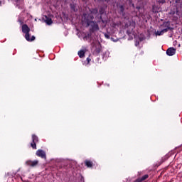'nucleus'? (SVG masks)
Segmentation results:
<instances>
[{
	"instance_id": "nucleus-21",
	"label": "nucleus",
	"mask_w": 182,
	"mask_h": 182,
	"mask_svg": "<svg viewBox=\"0 0 182 182\" xmlns=\"http://www.w3.org/2000/svg\"><path fill=\"white\" fill-rule=\"evenodd\" d=\"M156 36H160V31H157L155 33Z\"/></svg>"
},
{
	"instance_id": "nucleus-16",
	"label": "nucleus",
	"mask_w": 182,
	"mask_h": 182,
	"mask_svg": "<svg viewBox=\"0 0 182 182\" xmlns=\"http://www.w3.org/2000/svg\"><path fill=\"white\" fill-rule=\"evenodd\" d=\"M70 8L74 11V12H76L77 11V9L75 8V4H70Z\"/></svg>"
},
{
	"instance_id": "nucleus-2",
	"label": "nucleus",
	"mask_w": 182,
	"mask_h": 182,
	"mask_svg": "<svg viewBox=\"0 0 182 182\" xmlns=\"http://www.w3.org/2000/svg\"><path fill=\"white\" fill-rule=\"evenodd\" d=\"M22 32L23 33H25V38L26 40L28 41V42H32L35 39V37L33 36L30 38L31 35H29V32H31V28L28 26L26 24H23L22 26Z\"/></svg>"
},
{
	"instance_id": "nucleus-13",
	"label": "nucleus",
	"mask_w": 182,
	"mask_h": 182,
	"mask_svg": "<svg viewBox=\"0 0 182 182\" xmlns=\"http://www.w3.org/2000/svg\"><path fill=\"white\" fill-rule=\"evenodd\" d=\"M93 53L94 55H99V53H100V46L95 47Z\"/></svg>"
},
{
	"instance_id": "nucleus-9",
	"label": "nucleus",
	"mask_w": 182,
	"mask_h": 182,
	"mask_svg": "<svg viewBox=\"0 0 182 182\" xmlns=\"http://www.w3.org/2000/svg\"><path fill=\"white\" fill-rule=\"evenodd\" d=\"M87 51V50L86 49H82L80 50V51H78L77 54L79 58H80L82 59V58H85V54L86 53V52Z\"/></svg>"
},
{
	"instance_id": "nucleus-19",
	"label": "nucleus",
	"mask_w": 182,
	"mask_h": 182,
	"mask_svg": "<svg viewBox=\"0 0 182 182\" xmlns=\"http://www.w3.org/2000/svg\"><path fill=\"white\" fill-rule=\"evenodd\" d=\"M123 12H124V7H123V6H120V13L123 14Z\"/></svg>"
},
{
	"instance_id": "nucleus-11",
	"label": "nucleus",
	"mask_w": 182,
	"mask_h": 182,
	"mask_svg": "<svg viewBox=\"0 0 182 182\" xmlns=\"http://www.w3.org/2000/svg\"><path fill=\"white\" fill-rule=\"evenodd\" d=\"M85 164L89 168H92V167L93 166V162L92 161H90V160H85Z\"/></svg>"
},
{
	"instance_id": "nucleus-10",
	"label": "nucleus",
	"mask_w": 182,
	"mask_h": 182,
	"mask_svg": "<svg viewBox=\"0 0 182 182\" xmlns=\"http://www.w3.org/2000/svg\"><path fill=\"white\" fill-rule=\"evenodd\" d=\"M44 21L46 22V23H47V25H52V23H53V21H52V18L48 17V16H45Z\"/></svg>"
},
{
	"instance_id": "nucleus-7",
	"label": "nucleus",
	"mask_w": 182,
	"mask_h": 182,
	"mask_svg": "<svg viewBox=\"0 0 182 182\" xmlns=\"http://www.w3.org/2000/svg\"><path fill=\"white\" fill-rule=\"evenodd\" d=\"M176 48L171 47L167 49L166 55H168V56H173V55H176Z\"/></svg>"
},
{
	"instance_id": "nucleus-23",
	"label": "nucleus",
	"mask_w": 182,
	"mask_h": 182,
	"mask_svg": "<svg viewBox=\"0 0 182 182\" xmlns=\"http://www.w3.org/2000/svg\"><path fill=\"white\" fill-rule=\"evenodd\" d=\"M100 14H103V10H102V9H100Z\"/></svg>"
},
{
	"instance_id": "nucleus-15",
	"label": "nucleus",
	"mask_w": 182,
	"mask_h": 182,
	"mask_svg": "<svg viewBox=\"0 0 182 182\" xmlns=\"http://www.w3.org/2000/svg\"><path fill=\"white\" fill-rule=\"evenodd\" d=\"M143 39H144L143 37H141V38H139V41L136 40L135 46H139V45L140 44V42H141Z\"/></svg>"
},
{
	"instance_id": "nucleus-8",
	"label": "nucleus",
	"mask_w": 182,
	"mask_h": 182,
	"mask_svg": "<svg viewBox=\"0 0 182 182\" xmlns=\"http://www.w3.org/2000/svg\"><path fill=\"white\" fill-rule=\"evenodd\" d=\"M92 61V58H90V55H89L86 60H82V63L84 66H90V62Z\"/></svg>"
},
{
	"instance_id": "nucleus-14",
	"label": "nucleus",
	"mask_w": 182,
	"mask_h": 182,
	"mask_svg": "<svg viewBox=\"0 0 182 182\" xmlns=\"http://www.w3.org/2000/svg\"><path fill=\"white\" fill-rule=\"evenodd\" d=\"M168 29H170V27H167L166 28L162 29L160 31V35H163V33H164V32H168Z\"/></svg>"
},
{
	"instance_id": "nucleus-1",
	"label": "nucleus",
	"mask_w": 182,
	"mask_h": 182,
	"mask_svg": "<svg viewBox=\"0 0 182 182\" xmlns=\"http://www.w3.org/2000/svg\"><path fill=\"white\" fill-rule=\"evenodd\" d=\"M92 14H97V9H94L91 11V14H84L82 16V22L83 25H87V26H91L92 31H99V25H97V23H95V21H92L93 19V15Z\"/></svg>"
},
{
	"instance_id": "nucleus-18",
	"label": "nucleus",
	"mask_w": 182,
	"mask_h": 182,
	"mask_svg": "<svg viewBox=\"0 0 182 182\" xmlns=\"http://www.w3.org/2000/svg\"><path fill=\"white\" fill-rule=\"evenodd\" d=\"M84 39L87 41V39H90V34H87L84 37Z\"/></svg>"
},
{
	"instance_id": "nucleus-26",
	"label": "nucleus",
	"mask_w": 182,
	"mask_h": 182,
	"mask_svg": "<svg viewBox=\"0 0 182 182\" xmlns=\"http://www.w3.org/2000/svg\"><path fill=\"white\" fill-rule=\"evenodd\" d=\"M112 40L114 42H116V41L113 40V38H112Z\"/></svg>"
},
{
	"instance_id": "nucleus-22",
	"label": "nucleus",
	"mask_w": 182,
	"mask_h": 182,
	"mask_svg": "<svg viewBox=\"0 0 182 182\" xmlns=\"http://www.w3.org/2000/svg\"><path fill=\"white\" fill-rule=\"evenodd\" d=\"M153 12H155V13L159 12L158 11L156 10V6L153 7Z\"/></svg>"
},
{
	"instance_id": "nucleus-24",
	"label": "nucleus",
	"mask_w": 182,
	"mask_h": 182,
	"mask_svg": "<svg viewBox=\"0 0 182 182\" xmlns=\"http://www.w3.org/2000/svg\"><path fill=\"white\" fill-rule=\"evenodd\" d=\"M136 9H140V7L137 6V7H136Z\"/></svg>"
},
{
	"instance_id": "nucleus-12",
	"label": "nucleus",
	"mask_w": 182,
	"mask_h": 182,
	"mask_svg": "<svg viewBox=\"0 0 182 182\" xmlns=\"http://www.w3.org/2000/svg\"><path fill=\"white\" fill-rule=\"evenodd\" d=\"M146 178H149V175H147V174L143 176L141 178H139L136 179V180L135 181V182H141V181H144V180H146Z\"/></svg>"
},
{
	"instance_id": "nucleus-3",
	"label": "nucleus",
	"mask_w": 182,
	"mask_h": 182,
	"mask_svg": "<svg viewBox=\"0 0 182 182\" xmlns=\"http://www.w3.org/2000/svg\"><path fill=\"white\" fill-rule=\"evenodd\" d=\"M134 26L130 25L129 27V29L127 31L128 36H129V38H131V39H133V36H134V38H136V33H134Z\"/></svg>"
},
{
	"instance_id": "nucleus-25",
	"label": "nucleus",
	"mask_w": 182,
	"mask_h": 182,
	"mask_svg": "<svg viewBox=\"0 0 182 182\" xmlns=\"http://www.w3.org/2000/svg\"><path fill=\"white\" fill-rule=\"evenodd\" d=\"M109 0H105V2H109Z\"/></svg>"
},
{
	"instance_id": "nucleus-4",
	"label": "nucleus",
	"mask_w": 182,
	"mask_h": 182,
	"mask_svg": "<svg viewBox=\"0 0 182 182\" xmlns=\"http://www.w3.org/2000/svg\"><path fill=\"white\" fill-rule=\"evenodd\" d=\"M26 166H28V167H36V166H38V164H39V161L38 160H35V161H32V160H27L25 162Z\"/></svg>"
},
{
	"instance_id": "nucleus-5",
	"label": "nucleus",
	"mask_w": 182,
	"mask_h": 182,
	"mask_svg": "<svg viewBox=\"0 0 182 182\" xmlns=\"http://www.w3.org/2000/svg\"><path fill=\"white\" fill-rule=\"evenodd\" d=\"M32 141L33 142L31 144V146L32 149H34L35 150H36V144L38 143V141H39L38 136L35 134H33Z\"/></svg>"
},
{
	"instance_id": "nucleus-20",
	"label": "nucleus",
	"mask_w": 182,
	"mask_h": 182,
	"mask_svg": "<svg viewBox=\"0 0 182 182\" xmlns=\"http://www.w3.org/2000/svg\"><path fill=\"white\" fill-rule=\"evenodd\" d=\"M18 21L19 22L20 25H22L23 23V21L21 18H18Z\"/></svg>"
},
{
	"instance_id": "nucleus-6",
	"label": "nucleus",
	"mask_w": 182,
	"mask_h": 182,
	"mask_svg": "<svg viewBox=\"0 0 182 182\" xmlns=\"http://www.w3.org/2000/svg\"><path fill=\"white\" fill-rule=\"evenodd\" d=\"M36 154L38 156V157L46 159V153L42 149L37 150Z\"/></svg>"
},
{
	"instance_id": "nucleus-17",
	"label": "nucleus",
	"mask_w": 182,
	"mask_h": 182,
	"mask_svg": "<svg viewBox=\"0 0 182 182\" xmlns=\"http://www.w3.org/2000/svg\"><path fill=\"white\" fill-rule=\"evenodd\" d=\"M104 36L106 38V39H110V35L109 33H104Z\"/></svg>"
}]
</instances>
